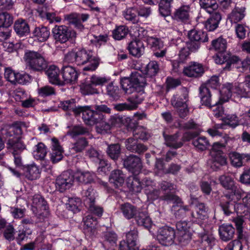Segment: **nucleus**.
<instances>
[{"label":"nucleus","mask_w":250,"mask_h":250,"mask_svg":"<svg viewBox=\"0 0 250 250\" xmlns=\"http://www.w3.org/2000/svg\"><path fill=\"white\" fill-rule=\"evenodd\" d=\"M122 88L126 94H131L135 91L143 90L146 84V78L140 72L134 71L129 77L120 80Z\"/></svg>","instance_id":"423d86ee"},{"label":"nucleus","mask_w":250,"mask_h":250,"mask_svg":"<svg viewBox=\"0 0 250 250\" xmlns=\"http://www.w3.org/2000/svg\"><path fill=\"white\" fill-rule=\"evenodd\" d=\"M134 218L138 226L144 227L147 229L151 227L152 222L146 211L139 209Z\"/></svg>","instance_id":"cd10ccee"},{"label":"nucleus","mask_w":250,"mask_h":250,"mask_svg":"<svg viewBox=\"0 0 250 250\" xmlns=\"http://www.w3.org/2000/svg\"><path fill=\"white\" fill-rule=\"evenodd\" d=\"M7 148L13 154H18L21 153L25 148V146L20 137H14L8 139Z\"/></svg>","instance_id":"5701e85b"},{"label":"nucleus","mask_w":250,"mask_h":250,"mask_svg":"<svg viewBox=\"0 0 250 250\" xmlns=\"http://www.w3.org/2000/svg\"><path fill=\"white\" fill-rule=\"evenodd\" d=\"M81 200L79 198H71L68 200V203L65 204L66 208L73 213H76L80 211Z\"/></svg>","instance_id":"bf43d9fd"},{"label":"nucleus","mask_w":250,"mask_h":250,"mask_svg":"<svg viewBox=\"0 0 250 250\" xmlns=\"http://www.w3.org/2000/svg\"><path fill=\"white\" fill-rule=\"evenodd\" d=\"M47 76L50 83L55 84H62V82L59 79L60 70L55 65L48 66L44 71Z\"/></svg>","instance_id":"72a5a7b5"},{"label":"nucleus","mask_w":250,"mask_h":250,"mask_svg":"<svg viewBox=\"0 0 250 250\" xmlns=\"http://www.w3.org/2000/svg\"><path fill=\"white\" fill-rule=\"evenodd\" d=\"M172 211L175 218L178 219H183L188 216H190L189 219H190L191 211L188 206L184 205L183 201L181 204H177L173 205Z\"/></svg>","instance_id":"bb28decb"},{"label":"nucleus","mask_w":250,"mask_h":250,"mask_svg":"<svg viewBox=\"0 0 250 250\" xmlns=\"http://www.w3.org/2000/svg\"><path fill=\"white\" fill-rule=\"evenodd\" d=\"M52 35L56 43H64L69 41L75 42L77 34L65 25H56L52 29Z\"/></svg>","instance_id":"0eeeda50"},{"label":"nucleus","mask_w":250,"mask_h":250,"mask_svg":"<svg viewBox=\"0 0 250 250\" xmlns=\"http://www.w3.org/2000/svg\"><path fill=\"white\" fill-rule=\"evenodd\" d=\"M249 221V219L247 218L245 216L241 217H237L233 219V222L236 227L237 232L238 233V238L239 239L246 240L245 229H247V224Z\"/></svg>","instance_id":"a878e982"},{"label":"nucleus","mask_w":250,"mask_h":250,"mask_svg":"<svg viewBox=\"0 0 250 250\" xmlns=\"http://www.w3.org/2000/svg\"><path fill=\"white\" fill-rule=\"evenodd\" d=\"M139 173L133 174L127 179V186L129 190L135 193L140 192L142 189V183Z\"/></svg>","instance_id":"c85d7f7f"},{"label":"nucleus","mask_w":250,"mask_h":250,"mask_svg":"<svg viewBox=\"0 0 250 250\" xmlns=\"http://www.w3.org/2000/svg\"><path fill=\"white\" fill-rule=\"evenodd\" d=\"M219 181L224 188L230 191V193L227 194L225 195L227 199L233 200L234 199V197H235L236 200H239L242 198V201L244 203L245 206L248 207L249 200L250 199V194L242 191L235 185L232 177L229 175H222L219 177Z\"/></svg>","instance_id":"39448f33"},{"label":"nucleus","mask_w":250,"mask_h":250,"mask_svg":"<svg viewBox=\"0 0 250 250\" xmlns=\"http://www.w3.org/2000/svg\"><path fill=\"white\" fill-rule=\"evenodd\" d=\"M124 118L117 115L111 116L108 122L105 121V123H104L103 130L107 132L113 126H120L122 124H123Z\"/></svg>","instance_id":"49530a36"},{"label":"nucleus","mask_w":250,"mask_h":250,"mask_svg":"<svg viewBox=\"0 0 250 250\" xmlns=\"http://www.w3.org/2000/svg\"><path fill=\"white\" fill-rule=\"evenodd\" d=\"M51 152L50 154V160L53 164H55L62 159L63 148L60 145L59 140L55 137L51 139Z\"/></svg>","instance_id":"412c9836"},{"label":"nucleus","mask_w":250,"mask_h":250,"mask_svg":"<svg viewBox=\"0 0 250 250\" xmlns=\"http://www.w3.org/2000/svg\"><path fill=\"white\" fill-rule=\"evenodd\" d=\"M211 49L217 52L216 57L218 55L225 54L227 48V42L225 39L220 37L212 41Z\"/></svg>","instance_id":"ea45409f"},{"label":"nucleus","mask_w":250,"mask_h":250,"mask_svg":"<svg viewBox=\"0 0 250 250\" xmlns=\"http://www.w3.org/2000/svg\"><path fill=\"white\" fill-rule=\"evenodd\" d=\"M101 238L105 244L111 246L116 245L118 240V235L115 232L107 228H106L105 230H103L102 232Z\"/></svg>","instance_id":"37998d69"},{"label":"nucleus","mask_w":250,"mask_h":250,"mask_svg":"<svg viewBox=\"0 0 250 250\" xmlns=\"http://www.w3.org/2000/svg\"><path fill=\"white\" fill-rule=\"evenodd\" d=\"M106 151L107 156L115 162L118 160L121 155V146L118 143L110 144L108 146Z\"/></svg>","instance_id":"603ef678"},{"label":"nucleus","mask_w":250,"mask_h":250,"mask_svg":"<svg viewBox=\"0 0 250 250\" xmlns=\"http://www.w3.org/2000/svg\"><path fill=\"white\" fill-rule=\"evenodd\" d=\"M180 133L176 132L173 135H167L163 133V137L165 139L166 144L167 146L175 149L181 147L183 146L184 142L183 137L180 141H178Z\"/></svg>","instance_id":"c756f323"},{"label":"nucleus","mask_w":250,"mask_h":250,"mask_svg":"<svg viewBox=\"0 0 250 250\" xmlns=\"http://www.w3.org/2000/svg\"><path fill=\"white\" fill-rule=\"evenodd\" d=\"M125 177L120 169H115L110 173L109 181L115 188L122 187L125 182Z\"/></svg>","instance_id":"4c0bfd02"},{"label":"nucleus","mask_w":250,"mask_h":250,"mask_svg":"<svg viewBox=\"0 0 250 250\" xmlns=\"http://www.w3.org/2000/svg\"><path fill=\"white\" fill-rule=\"evenodd\" d=\"M192 203L195 205L196 212L191 211L190 221L201 226L203 224L202 221L208 218V208L204 203L200 202L197 198L190 195Z\"/></svg>","instance_id":"1a4fd4ad"},{"label":"nucleus","mask_w":250,"mask_h":250,"mask_svg":"<svg viewBox=\"0 0 250 250\" xmlns=\"http://www.w3.org/2000/svg\"><path fill=\"white\" fill-rule=\"evenodd\" d=\"M138 12L137 7H129L123 12V15L126 21L133 24H136L140 21L138 17Z\"/></svg>","instance_id":"a18cd8bd"},{"label":"nucleus","mask_w":250,"mask_h":250,"mask_svg":"<svg viewBox=\"0 0 250 250\" xmlns=\"http://www.w3.org/2000/svg\"><path fill=\"white\" fill-rule=\"evenodd\" d=\"M199 133L197 131L186 132L183 135V140L188 142L192 140V144L197 149L200 151L205 150L210 146L209 141L204 136L197 137Z\"/></svg>","instance_id":"9b49d317"},{"label":"nucleus","mask_w":250,"mask_h":250,"mask_svg":"<svg viewBox=\"0 0 250 250\" xmlns=\"http://www.w3.org/2000/svg\"><path fill=\"white\" fill-rule=\"evenodd\" d=\"M74 176L70 172L64 171L56 180V187L61 192L69 189L74 182Z\"/></svg>","instance_id":"4468645a"},{"label":"nucleus","mask_w":250,"mask_h":250,"mask_svg":"<svg viewBox=\"0 0 250 250\" xmlns=\"http://www.w3.org/2000/svg\"><path fill=\"white\" fill-rule=\"evenodd\" d=\"M84 223L83 232L85 236L89 238L95 237L97 233L96 228L97 225V218L93 216V215H88L87 216Z\"/></svg>","instance_id":"f3484780"},{"label":"nucleus","mask_w":250,"mask_h":250,"mask_svg":"<svg viewBox=\"0 0 250 250\" xmlns=\"http://www.w3.org/2000/svg\"><path fill=\"white\" fill-rule=\"evenodd\" d=\"M123 166L132 174L139 173L143 167L141 158L135 155L130 154L122 159Z\"/></svg>","instance_id":"f8f14e48"},{"label":"nucleus","mask_w":250,"mask_h":250,"mask_svg":"<svg viewBox=\"0 0 250 250\" xmlns=\"http://www.w3.org/2000/svg\"><path fill=\"white\" fill-rule=\"evenodd\" d=\"M235 229L231 224H223L219 228L220 238L224 241L232 239L235 234Z\"/></svg>","instance_id":"2f4dec72"},{"label":"nucleus","mask_w":250,"mask_h":250,"mask_svg":"<svg viewBox=\"0 0 250 250\" xmlns=\"http://www.w3.org/2000/svg\"><path fill=\"white\" fill-rule=\"evenodd\" d=\"M34 158L37 160H43L47 154V148L42 143H39L35 146L33 152Z\"/></svg>","instance_id":"4d7b16f0"},{"label":"nucleus","mask_w":250,"mask_h":250,"mask_svg":"<svg viewBox=\"0 0 250 250\" xmlns=\"http://www.w3.org/2000/svg\"><path fill=\"white\" fill-rule=\"evenodd\" d=\"M238 56L232 55L230 53L218 55L215 59V62L217 64H223L226 63V65L224 69L229 70L232 64H238L240 61Z\"/></svg>","instance_id":"aec40b11"},{"label":"nucleus","mask_w":250,"mask_h":250,"mask_svg":"<svg viewBox=\"0 0 250 250\" xmlns=\"http://www.w3.org/2000/svg\"><path fill=\"white\" fill-rule=\"evenodd\" d=\"M106 94L112 100H116L120 97L121 90L118 85L112 82L106 86Z\"/></svg>","instance_id":"052dcab7"},{"label":"nucleus","mask_w":250,"mask_h":250,"mask_svg":"<svg viewBox=\"0 0 250 250\" xmlns=\"http://www.w3.org/2000/svg\"><path fill=\"white\" fill-rule=\"evenodd\" d=\"M160 198L161 200L167 202V204H173V205H175L177 204L179 205L182 203V199L176 195L175 190L164 193L160 196Z\"/></svg>","instance_id":"8fccbe9b"},{"label":"nucleus","mask_w":250,"mask_h":250,"mask_svg":"<svg viewBox=\"0 0 250 250\" xmlns=\"http://www.w3.org/2000/svg\"><path fill=\"white\" fill-rule=\"evenodd\" d=\"M235 139L233 138H230L227 134H225L219 142L213 143L211 151V155L218 153H223L222 149L224 148L229 143L232 142Z\"/></svg>","instance_id":"c9c22d12"},{"label":"nucleus","mask_w":250,"mask_h":250,"mask_svg":"<svg viewBox=\"0 0 250 250\" xmlns=\"http://www.w3.org/2000/svg\"><path fill=\"white\" fill-rule=\"evenodd\" d=\"M191 5L182 4L172 13V19L177 22L188 23L190 20Z\"/></svg>","instance_id":"ddd939ff"},{"label":"nucleus","mask_w":250,"mask_h":250,"mask_svg":"<svg viewBox=\"0 0 250 250\" xmlns=\"http://www.w3.org/2000/svg\"><path fill=\"white\" fill-rule=\"evenodd\" d=\"M229 200V201H226L225 202H221L220 203V207L224 211L225 214L227 216L229 215L231 213L236 211V208L237 206V208L239 207L242 208L244 207V208L246 209L244 210V212L246 210L249 212L250 209V204L249 203V206L248 207L245 206L244 203L243 202L242 204H237L236 202L238 200H236V197H234V199L231 200V199H228Z\"/></svg>","instance_id":"6ab92c4d"},{"label":"nucleus","mask_w":250,"mask_h":250,"mask_svg":"<svg viewBox=\"0 0 250 250\" xmlns=\"http://www.w3.org/2000/svg\"><path fill=\"white\" fill-rule=\"evenodd\" d=\"M198 236L200 239V242L202 244L206 243L208 246H211L214 244V237L204 229L203 231L198 233Z\"/></svg>","instance_id":"e2e57ef3"},{"label":"nucleus","mask_w":250,"mask_h":250,"mask_svg":"<svg viewBox=\"0 0 250 250\" xmlns=\"http://www.w3.org/2000/svg\"><path fill=\"white\" fill-rule=\"evenodd\" d=\"M81 93L83 95H92L98 93V89L89 81L86 80L80 86Z\"/></svg>","instance_id":"13d9d810"},{"label":"nucleus","mask_w":250,"mask_h":250,"mask_svg":"<svg viewBox=\"0 0 250 250\" xmlns=\"http://www.w3.org/2000/svg\"><path fill=\"white\" fill-rule=\"evenodd\" d=\"M22 170L25 177L29 180H34L39 178L40 171L39 167L34 164L23 166Z\"/></svg>","instance_id":"79ce46f5"},{"label":"nucleus","mask_w":250,"mask_h":250,"mask_svg":"<svg viewBox=\"0 0 250 250\" xmlns=\"http://www.w3.org/2000/svg\"><path fill=\"white\" fill-rule=\"evenodd\" d=\"M188 101V92L186 90H184L181 93H177L173 95L171 100V103L174 107L180 108L184 107L185 105L188 104L187 102Z\"/></svg>","instance_id":"58836bf2"},{"label":"nucleus","mask_w":250,"mask_h":250,"mask_svg":"<svg viewBox=\"0 0 250 250\" xmlns=\"http://www.w3.org/2000/svg\"><path fill=\"white\" fill-rule=\"evenodd\" d=\"M250 75L246 77L244 83L237 86L231 84H228L222 91H220V96L218 100L214 101L212 92L205 85H201L199 88V97L200 99L201 104L202 105L213 109L214 115L216 117H219L223 114V109L222 106L223 103L229 101L233 94H236L240 97H249L250 92Z\"/></svg>","instance_id":"f257e3e1"},{"label":"nucleus","mask_w":250,"mask_h":250,"mask_svg":"<svg viewBox=\"0 0 250 250\" xmlns=\"http://www.w3.org/2000/svg\"><path fill=\"white\" fill-rule=\"evenodd\" d=\"M63 79L62 83H73L78 79L79 74L74 67L63 64L61 69Z\"/></svg>","instance_id":"dca6fc26"},{"label":"nucleus","mask_w":250,"mask_h":250,"mask_svg":"<svg viewBox=\"0 0 250 250\" xmlns=\"http://www.w3.org/2000/svg\"><path fill=\"white\" fill-rule=\"evenodd\" d=\"M1 133L6 137H19V135L21 134V129L19 126H9L7 128H3L1 130Z\"/></svg>","instance_id":"69168bd1"},{"label":"nucleus","mask_w":250,"mask_h":250,"mask_svg":"<svg viewBox=\"0 0 250 250\" xmlns=\"http://www.w3.org/2000/svg\"><path fill=\"white\" fill-rule=\"evenodd\" d=\"M174 0H160L158 6L159 14L164 17L170 15Z\"/></svg>","instance_id":"de8ad7c7"},{"label":"nucleus","mask_w":250,"mask_h":250,"mask_svg":"<svg viewBox=\"0 0 250 250\" xmlns=\"http://www.w3.org/2000/svg\"><path fill=\"white\" fill-rule=\"evenodd\" d=\"M88 145V142L84 137L78 138L75 142L72 143L70 147L72 153H79L83 151Z\"/></svg>","instance_id":"3c124183"},{"label":"nucleus","mask_w":250,"mask_h":250,"mask_svg":"<svg viewBox=\"0 0 250 250\" xmlns=\"http://www.w3.org/2000/svg\"><path fill=\"white\" fill-rule=\"evenodd\" d=\"M74 179L82 184H91L95 182L96 176L95 173L88 171L78 170L75 174Z\"/></svg>","instance_id":"393cba45"},{"label":"nucleus","mask_w":250,"mask_h":250,"mask_svg":"<svg viewBox=\"0 0 250 250\" xmlns=\"http://www.w3.org/2000/svg\"><path fill=\"white\" fill-rule=\"evenodd\" d=\"M32 34L33 36L40 42H44L49 38L50 32L47 27L41 25L36 27L33 31Z\"/></svg>","instance_id":"a19ab883"},{"label":"nucleus","mask_w":250,"mask_h":250,"mask_svg":"<svg viewBox=\"0 0 250 250\" xmlns=\"http://www.w3.org/2000/svg\"><path fill=\"white\" fill-rule=\"evenodd\" d=\"M14 29L16 34L20 37L26 36L30 32L29 24L22 19H18L15 22Z\"/></svg>","instance_id":"7c9ffc66"},{"label":"nucleus","mask_w":250,"mask_h":250,"mask_svg":"<svg viewBox=\"0 0 250 250\" xmlns=\"http://www.w3.org/2000/svg\"><path fill=\"white\" fill-rule=\"evenodd\" d=\"M64 19L68 21V23L74 26V27L82 30L83 28V25L79 18V14L72 13L64 16Z\"/></svg>","instance_id":"5fc2aeb1"},{"label":"nucleus","mask_w":250,"mask_h":250,"mask_svg":"<svg viewBox=\"0 0 250 250\" xmlns=\"http://www.w3.org/2000/svg\"><path fill=\"white\" fill-rule=\"evenodd\" d=\"M188 40L186 44L192 52H196L202 43L208 42L207 33L202 30H191L188 33Z\"/></svg>","instance_id":"6e6552de"},{"label":"nucleus","mask_w":250,"mask_h":250,"mask_svg":"<svg viewBox=\"0 0 250 250\" xmlns=\"http://www.w3.org/2000/svg\"><path fill=\"white\" fill-rule=\"evenodd\" d=\"M96 191L94 189L90 187L84 191L83 194V203L85 206H89L91 204L95 203Z\"/></svg>","instance_id":"680f3d73"},{"label":"nucleus","mask_w":250,"mask_h":250,"mask_svg":"<svg viewBox=\"0 0 250 250\" xmlns=\"http://www.w3.org/2000/svg\"><path fill=\"white\" fill-rule=\"evenodd\" d=\"M129 32L128 28L125 25L116 27L112 31V37L115 40L120 41L125 39Z\"/></svg>","instance_id":"6e6d98bb"},{"label":"nucleus","mask_w":250,"mask_h":250,"mask_svg":"<svg viewBox=\"0 0 250 250\" xmlns=\"http://www.w3.org/2000/svg\"><path fill=\"white\" fill-rule=\"evenodd\" d=\"M125 143L126 149L132 153L141 154L147 150V147L136 138L130 137Z\"/></svg>","instance_id":"a211bd4d"},{"label":"nucleus","mask_w":250,"mask_h":250,"mask_svg":"<svg viewBox=\"0 0 250 250\" xmlns=\"http://www.w3.org/2000/svg\"><path fill=\"white\" fill-rule=\"evenodd\" d=\"M138 239V231L136 229L130 230L126 234L125 241L128 247L134 248L136 245Z\"/></svg>","instance_id":"338daca9"},{"label":"nucleus","mask_w":250,"mask_h":250,"mask_svg":"<svg viewBox=\"0 0 250 250\" xmlns=\"http://www.w3.org/2000/svg\"><path fill=\"white\" fill-rule=\"evenodd\" d=\"M60 107L69 113H73L76 117L80 116L81 113L83 114L85 108V106L77 105L75 99H71L61 102Z\"/></svg>","instance_id":"2eb2a0df"},{"label":"nucleus","mask_w":250,"mask_h":250,"mask_svg":"<svg viewBox=\"0 0 250 250\" xmlns=\"http://www.w3.org/2000/svg\"><path fill=\"white\" fill-rule=\"evenodd\" d=\"M127 49L130 55L139 58L144 54L145 47L141 41L135 40L128 43Z\"/></svg>","instance_id":"b1692460"},{"label":"nucleus","mask_w":250,"mask_h":250,"mask_svg":"<svg viewBox=\"0 0 250 250\" xmlns=\"http://www.w3.org/2000/svg\"><path fill=\"white\" fill-rule=\"evenodd\" d=\"M63 63L77 65H86L83 71H95L100 63V58L93 56L91 50L85 49H73L66 53L63 59Z\"/></svg>","instance_id":"f03ea898"},{"label":"nucleus","mask_w":250,"mask_h":250,"mask_svg":"<svg viewBox=\"0 0 250 250\" xmlns=\"http://www.w3.org/2000/svg\"><path fill=\"white\" fill-rule=\"evenodd\" d=\"M120 209L124 216L128 220L134 218L139 210L136 207L128 203L121 204Z\"/></svg>","instance_id":"c03bdc74"},{"label":"nucleus","mask_w":250,"mask_h":250,"mask_svg":"<svg viewBox=\"0 0 250 250\" xmlns=\"http://www.w3.org/2000/svg\"><path fill=\"white\" fill-rule=\"evenodd\" d=\"M199 5L201 8L204 9L208 13L217 12L218 4L216 0H199Z\"/></svg>","instance_id":"864d4df0"},{"label":"nucleus","mask_w":250,"mask_h":250,"mask_svg":"<svg viewBox=\"0 0 250 250\" xmlns=\"http://www.w3.org/2000/svg\"><path fill=\"white\" fill-rule=\"evenodd\" d=\"M210 17L203 22L205 28L208 31H213L218 27L222 19V16L219 11L209 13Z\"/></svg>","instance_id":"4be33fe9"},{"label":"nucleus","mask_w":250,"mask_h":250,"mask_svg":"<svg viewBox=\"0 0 250 250\" xmlns=\"http://www.w3.org/2000/svg\"><path fill=\"white\" fill-rule=\"evenodd\" d=\"M111 109L106 105H95L94 109H91V106H85L82 114V119L84 123L89 125L99 124L98 127L103 130L104 123H105L106 117L104 113L109 114Z\"/></svg>","instance_id":"7ed1b4c3"},{"label":"nucleus","mask_w":250,"mask_h":250,"mask_svg":"<svg viewBox=\"0 0 250 250\" xmlns=\"http://www.w3.org/2000/svg\"><path fill=\"white\" fill-rule=\"evenodd\" d=\"M246 8L245 7H239L235 6L228 14L227 20H229L231 23H237L241 21L246 15Z\"/></svg>","instance_id":"e433bc0d"},{"label":"nucleus","mask_w":250,"mask_h":250,"mask_svg":"<svg viewBox=\"0 0 250 250\" xmlns=\"http://www.w3.org/2000/svg\"><path fill=\"white\" fill-rule=\"evenodd\" d=\"M192 239V234L188 231H184L179 232L177 240L179 244L182 246H186L188 245Z\"/></svg>","instance_id":"774afa93"},{"label":"nucleus","mask_w":250,"mask_h":250,"mask_svg":"<svg viewBox=\"0 0 250 250\" xmlns=\"http://www.w3.org/2000/svg\"><path fill=\"white\" fill-rule=\"evenodd\" d=\"M135 91L134 94L128 98L127 100L128 102H129L133 110L137 108L138 104L142 103L145 98V93L144 90Z\"/></svg>","instance_id":"09e8293b"},{"label":"nucleus","mask_w":250,"mask_h":250,"mask_svg":"<svg viewBox=\"0 0 250 250\" xmlns=\"http://www.w3.org/2000/svg\"><path fill=\"white\" fill-rule=\"evenodd\" d=\"M229 157L231 165L235 167H242L245 163V160H250L249 154H240L236 152H231L229 153Z\"/></svg>","instance_id":"f704fd0d"},{"label":"nucleus","mask_w":250,"mask_h":250,"mask_svg":"<svg viewBox=\"0 0 250 250\" xmlns=\"http://www.w3.org/2000/svg\"><path fill=\"white\" fill-rule=\"evenodd\" d=\"M23 59L26 67L31 71L42 73L47 68L48 62L42 51L26 49Z\"/></svg>","instance_id":"20e7f679"},{"label":"nucleus","mask_w":250,"mask_h":250,"mask_svg":"<svg viewBox=\"0 0 250 250\" xmlns=\"http://www.w3.org/2000/svg\"><path fill=\"white\" fill-rule=\"evenodd\" d=\"M183 72L188 77H198L203 74L204 68L201 64L193 62L185 68Z\"/></svg>","instance_id":"473e14b6"},{"label":"nucleus","mask_w":250,"mask_h":250,"mask_svg":"<svg viewBox=\"0 0 250 250\" xmlns=\"http://www.w3.org/2000/svg\"><path fill=\"white\" fill-rule=\"evenodd\" d=\"M175 236V229L172 227L165 226L158 229L156 239L161 245L168 247L174 243Z\"/></svg>","instance_id":"9d476101"},{"label":"nucleus","mask_w":250,"mask_h":250,"mask_svg":"<svg viewBox=\"0 0 250 250\" xmlns=\"http://www.w3.org/2000/svg\"><path fill=\"white\" fill-rule=\"evenodd\" d=\"M33 204L37 208L41 210H46L48 208L47 202L44 198L40 194H36L33 197Z\"/></svg>","instance_id":"0e129e2a"}]
</instances>
